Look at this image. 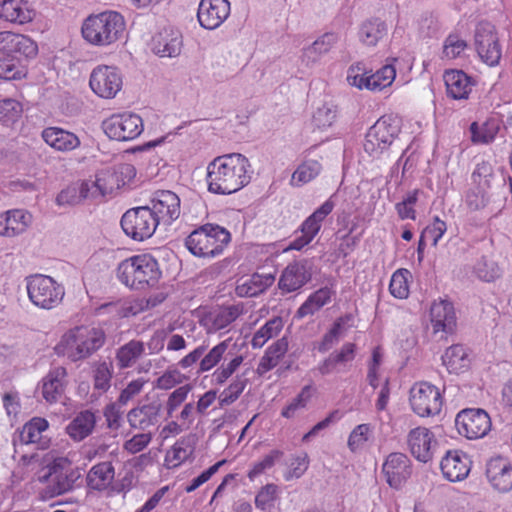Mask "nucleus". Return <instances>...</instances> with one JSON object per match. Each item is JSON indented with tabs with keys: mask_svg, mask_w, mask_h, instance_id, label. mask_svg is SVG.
<instances>
[{
	"mask_svg": "<svg viewBox=\"0 0 512 512\" xmlns=\"http://www.w3.org/2000/svg\"><path fill=\"white\" fill-rule=\"evenodd\" d=\"M399 124V120L391 115L378 119L366 134L364 150L371 156L382 153L398 135Z\"/></svg>",
	"mask_w": 512,
	"mask_h": 512,
	"instance_id": "nucleus-9",
	"label": "nucleus"
},
{
	"mask_svg": "<svg viewBox=\"0 0 512 512\" xmlns=\"http://www.w3.org/2000/svg\"><path fill=\"white\" fill-rule=\"evenodd\" d=\"M387 33V26L379 18L365 21L359 30L360 41L367 46H375Z\"/></svg>",
	"mask_w": 512,
	"mask_h": 512,
	"instance_id": "nucleus-38",
	"label": "nucleus"
},
{
	"mask_svg": "<svg viewBox=\"0 0 512 512\" xmlns=\"http://www.w3.org/2000/svg\"><path fill=\"white\" fill-rule=\"evenodd\" d=\"M347 81L353 87L368 90L369 75L366 67L360 62L352 64L347 71Z\"/></svg>",
	"mask_w": 512,
	"mask_h": 512,
	"instance_id": "nucleus-60",
	"label": "nucleus"
},
{
	"mask_svg": "<svg viewBox=\"0 0 512 512\" xmlns=\"http://www.w3.org/2000/svg\"><path fill=\"white\" fill-rule=\"evenodd\" d=\"M33 216L24 209H12L0 214V236L13 238L23 234L32 224Z\"/></svg>",
	"mask_w": 512,
	"mask_h": 512,
	"instance_id": "nucleus-25",
	"label": "nucleus"
},
{
	"mask_svg": "<svg viewBox=\"0 0 512 512\" xmlns=\"http://www.w3.org/2000/svg\"><path fill=\"white\" fill-rule=\"evenodd\" d=\"M46 468L39 480L46 483L45 496L48 498L70 491L80 478L79 470L73 467L68 457H57Z\"/></svg>",
	"mask_w": 512,
	"mask_h": 512,
	"instance_id": "nucleus-6",
	"label": "nucleus"
},
{
	"mask_svg": "<svg viewBox=\"0 0 512 512\" xmlns=\"http://www.w3.org/2000/svg\"><path fill=\"white\" fill-rule=\"evenodd\" d=\"M115 477L111 462H101L94 465L87 474V484L93 490L103 491L111 486Z\"/></svg>",
	"mask_w": 512,
	"mask_h": 512,
	"instance_id": "nucleus-37",
	"label": "nucleus"
},
{
	"mask_svg": "<svg viewBox=\"0 0 512 512\" xmlns=\"http://www.w3.org/2000/svg\"><path fill=\"white\" fill-rule=\"evenodd\" d=\"M159 225V218L147 206L130 209L124 213L121 226L125 234L137 241L150 238Z\"/></svg>",
	"mask_w": 512,
	"mask_h": 512,
	"instance_id": "nucleus-8",
	"label": "nucleus"
},
{
	"mask_svg": "<svg viewBox=\"0 0 512 512\" xmlns=\"http://www.w3.org/2000/svg\"><path fill=\"white\" fill-rule=\"evenodd\" d=\"M0 51L17 59L33 58L38 53V46L26 35L3 31L0 32Z\"/></svg>",
	"mask_w": 512,
	"mask_h": 512,
	"instance_id": "nucleus-16",
	"label": "nucleus"
},
{
	"mask_svg": "<svg viewBox=\"0 0 512 512\" xmlns=\"http://www.w3.org/2000/svg\"><path fill=\"white\" fill-rule=\"evenodd\" d=\"M230 15L228 0H201L198 7V21L209 30L218 28Z\"/></svg>",
	"mask_w": 512,
	"mask_h": 512,
	"instance_id": "nucleus-18",
	"label": "nucleus"
},
{
	"mask_svg": "<svg viewBox=\"0 0 512 512\" xmlns=\"http://www.w3.org/2000/svg\"><path fill=\"white\" fill-rule=\"evenodd\" d=\"M411 273L407 269H398L391 277L389 290L398 299H406L409 296V280Z\"/></svg>",
	"mask_w": 512,
	"mask_h": 512,
	"instance_id": "nucleus-52",
	"label": "nucleus"
},
{
	"mask_svg": "<svg viewBox=\"0 0 512 512\" xmlns=\"http://www.w3.org/2000/svg\"><path fill=\"white\" fill-rule=\"evenodd\" d=\"M309 457L307 453H301L291 458L289 467L284 477L285 480L298 479L305 474L309 467Z\"/></svg>",
	"mask_w": 512,
	"mask_h": 512,
	"instance_id": "nucleus-61",
	"label": "nucleus"
},
{
	"mask_svg": "<svg viewBox=\"0 0 512 512\" xmlns=\"http://www.w3.org/2000/svg\"><path fill=\"white\" fill-rule=\"evenodd\" d=\"M113 366L111 363L101 362L95 365L93 371L94 389L106 392L111 386Z\"/></svg>",
	"mask_w": 512,
	"mask_h": 512,
	"instance_id": "nucleus-56",
	"label": "nucleus"
},
{
	"mask_svg": "<svg viewBox=\"0 0 512 512\" xmlns=\"http://www.w3.org/2000/svg\"><path fill=\"white\" fill-rule=\"evenodd\" d=\"M314 389L312 386H304L300 393L285 406L281 415L287 419L296 417L300 411L304 410L313 396Z\"/></svg>",
	"mask_w": 512,
	"mask_h": 512,
	"instance_id": "nucleus-49",
	"label": "nucleus"
},
{
	"mask_svg": "<svg viewBox=\"0 0 512 512\" xmlns=\"http://www.w3.org/2000/svg\"><path fill=\"white\" fill-rule=\"evenodd\" d=\"M135 177L136 169L129 163L121 164L114 170H103L96 175L95 181H92L94 193L97 197L113 193L130 184Z\"/></svg>",
	"mask_w": 512,
	"mask_h": 512,
	"instance_id": "nucleus-14",
	"label": "nucleus"
},
{
	"mask_svg": "<svg viewBox=\"0 0 512 512\" xmlns=\"http://www.w3.org/2000/svg\"><path fill=\"white\" fill-rule=\"evenodd\" d=\"M334 204L331 201H326L318 208L311 216H309L302 224L301 232L308 237V240H313L319 232L321 222L333 210Z\"/></svg>",
	"mask_w": 512,
	"mask_h": 512,
	"instance_id": "nucleus-42",
	"label": "nucleus"
},
{
	"mask_svg": "<svg viewBox=\"0 0 512 512\" xmlns=\"http://www.w3.org/2000/svg\"><path fill=\"white\" fill-rule=\"evenodd\" d=\"M182 36L179 30L168 27L152 38V49L160 57H175L180 54Z\"/></svg>",
	"mask_w": 512,
	"mask_h": 512,
	"instance_id": "nucleus-26",
	"label": "nucleus"
},
{
	"mask_svg": "<svg viewBox=\"0 0 512 512\" xmlns=\"http://www.w3.org/2000/svg\"><path fill=\"white\" fill-rule=\"evenodd\" d=\"M440 467L447 480L458 482L469 475L471 461L466 453L460 450H449L442 458Z\"/></svg>",
	"mask_w": 512,
	"mask_h": 512,
	"instance_id": "nucleus-22",
	"label": "nucleus"
},
{
	"mask_svg": "<svg viewBox=\"0 0 512 512\" xmlns=\"http://www.w3.org/2000/svg\"><path fill=\"white\" fill-rule=\"evenodd\" d=\"M407 443L411 454L418 461L427 463L433 457L437 441L430 429L419 426L408 433Z\"/></svg>",
	"mask_w": 512,
	"mask_h": 512,
	"instance_id": "nucleus-19",
	"label": "nucleus"
},
{
	"mask_svg": "<svg viewBox=\"0 0 512 512\" xmlns=\"http://www.w3.org/2000/svg\"><path fill=\"white\" fill-rule=\"evenodd\" d=\"M67 386V371L64 367L52 369L42 380V396L48 403H56Z\"/></svg>",
	"mask_w": 512,
	"mask_h": 512,
	"instance_id": "nucleus-28",
	"label": "nucleus"
},
{
	"mask_svg": "<svg viewBox=\"0 0 512 512\" xmlns=\"http://www.w3.org/2000/svg\"><path fill=\"white\" fill-rule=\"evenodd\" d=\"M34 12L24 0H1L0 19L14 24L31 22Z\"/></svg>",
	"mask_w": 512,
	"mask_h": 512,
	"instance_id": "nucleus-31",
	"label": "nucleus"
},
{
	"mask_svg": "<svg viewBox=\"0 0 512 512\" xmlns=\"http://www.w3.org/2000/svg\"><path fill=\"white\" fill-rule=\"evenodd\" d=\"M242 314V307L239 305H232L220 308L211 313V329L220 330L227 327L234 322Z\"/></svg>",
	"mask_w": 512,
	"mask_h": 512,
	"instance_id": "nucleus-47",
	"label": "nucleus"
},
{
	"mask_svg": "<svg viewBox=\"0 0 512 512\" xmlns=\"http://www.w3.org/2000/svg\"><path fill=\"white\" fill-rule=\"evenodd\" d=\"M142 118L135 113L113 114L103 122V130L117 141H130L143 132Z\"/></svg>",
	"mask_w": 512,
	"mask_h": 512,
	"instance_id": "nucleus-11",
	"label": "nucleus"
},
{
	"mask_svg": "<svg viewBox=\"0 0 512 512\" xmlns=\"http://www.w3.org/2000/svg\"><path fill=\"white\" fill-rule=\"evenodd\" d=\"M22 104L12 98L0 100V123L5 126H12L22 116Z\"/></svg>",
	"mask_w": 512,
	"mask_h": 512,
	"instance_id": "nucleus-50",
	"label": "nucleus"
},
{
	"mask_svg": "<svg viewBox=\"0 0 512 512\" xmlns=\"http://www.w3.org/2000/svg\"><path fill=\"white\" fill-rule=\"evenodd\" d=\"M410 404L413 411L421 417L435 415L441 410L442 397L436 386L421 381L410 389Z\"/></svg>",
	"mask_w": 512,
	"mask_h": 512,
	"instance_id": "nucleus-13",
	"label": "nucleus"
},
{
	"mask_svg": "<svg viewBox=\"0 0 512 512\" xmlns=\"http://www.w3.org/2000/svg\"><path fill=\"white\" fill-rule=\"evenodd\" d=\"M152 208L154 215L159 218V222L171 223L180 215V199L172 191L159 190L154 193L152 198Z\"/></svg>",
	"mask_w": 512,
	"mask_h": 512,
	"instance_id": "nucleus-23",
	"label": "nucleus"
},
{
	"mask_svg": "<svg viewBox=\"0 0 512 512\" xmlns=\"http://www.w3.org/2000/svg\"><path fill=\"white\" fill-rule=\"evenodd\" d=\"M283 328V321L280 317H274L270 319L264 326H262L254 334L251 345L253 348H261L265 343L277 336Z\"/></svg>",
	"mask_w": 512,
	"mask_h": 512,
	"instance_id": "nucleus-48",
	"label": "nucleus"
},
{
	"mask_svg": "<svg viewBox=\"0 0 512 512\" xmlns=\"http://www.w3.org/2000/svg\"><path fill=\"white\" fill-rule=\"evenodd\" d=\"M274 282L271 274H253L248 278L238 280L236 293L240 297H254L264 292Z\"/></svg>",
	"mask_w": 512,
	"mask_h": 512,
	"instance_id": "nucleus-35",
	"label": "nucleus"
},
{
	"mask_svg": "<svg viewBox=\"0 0 512 512\" xmlns=\"http://www.w3.org/2000/svg\"><path fill=\"white\" fill-rule=\"evenodd\" d=\"M321 171V164L316 160H305L292 174L293 185H303L318 176Z\"/></svg>",
	"mask_w": 512,
	"mask_h": 512,
	"instance_id": "nucleus-51",
	"label": "nucleus"
},
{
	"mask_svg": "<svg viewBox=\"0 0 512 512\" xmlns=\"http://www.w3.org/2000/svg\"><path fill=\"white\" fill-rule=\"evenodd\" d=\"M41 136L47 145L61 152L74 150L80 145V140L74 133L59 127L45 128Z\"/></svg>",
	"mask_w": 512,
	"mask_h": 512,
	"instance_id": "nucleus-30",
	"label": "nucleus"
},
{
	"mask_svg": "<svg viewBox=\"0 0 512 512\" xmlns=\"http://www.w3.org/2000/svg\"><path fill=\"white\" fill-rule=\"evenodd\" d=\"M125 30L124 17L111 10L89 15L81 26L83 39L98 48L114 46L123 39Z\"/></svg>",
	"mask_w": 512,
	"mask_h": 512,
	"instance_id": "nucleus-2",
	"label": "nucleus"
},
{
	"mask_svg": "<svg viewBox=\"0 0 512 512\" xmlns=\"http://www.w3.org/2000/svg\"><path fill=\"white\" fill-rule=\"evenodd\" d=\"M444 82L448 96L453 99H467L475 82L461 70H450L444 74Z\"/></svg>",
	"mask_w": 512,
	"mask_h": 512,
	"instance_id": "nucleus-29",
	"label": "nucleus"
},
{
	"mask_svg": "<svg viewBox=\"0 0 512 512\" xmlns=\"http://www.w3.org/2000/svg\"><path fill=\"white\" fill-rule=\"evenodd\" d=\"M247 383L248 379L243 375L236 376L229 386L221 393L219 397L220 406L224 407L234 403L244 391Z\"/></svg>",
	"mask_w": 512,
	"mask_h": 512,
	"instance_id": "nucleus-55",
	"label": "nucleus"
},
{
	"mask_svg": "<svg viewBox=\"0 0 512 512\" xmlns=\"http://www.w3.org/2000/svg\"><path fill=\"white\" fill-rule=\"evenodd\" d=\"M497 130L494 124L484 123L479 127L477 123L474 122L471 125L472 141L474 143L487 144L495 138Z\"/></svg>",
	"mask_w": 512,
	"mask_h": 512,
	"instance_id": "nucleus-64",
	"label": "nucleus"
},
{
	"mask_svg": "<svg viewBox=\"0 0 512 512\" xmlns=\"http://www.w3.org/2000/svg\"><path fill=\"white\" fill-rule=\"evenodd\" d=\"M244 357L236 354L229 359L228 362H224L218 367L213 373V380L216 384H224L241 366Z\"/></svg>",
	"mask_w": 512,
	"mask_h": 512,
	"instance_id": "nucleus-57",
	"label": "nucleus"
},
{
	"mask_svg": "<svg viewBox=\"0 0 512 512\" xmlns=\"http://www.w3.org/2000/svg\"><path fill=\"white\" fill-rule=\"evenodd\" d=\"M160 275L157 261L148 254H140L125 259L117 268L118 279L124 285L135 289L155 285Z\"/></svg>",
	"mask_w": 512,
	"mask_h": 512,
	"instance_id": "nucleus-4",
	"label": "nucleus"
},
{
	"mask_svg": "<svg viewBox=\"0 0 512 512\" xmlns=\"http://www.w3.org/2000/svg\"><path fill=\"white\" fill-rule=\"evenodd\" d=\"M337 116L336 106L332 104H324L319 107L313 115V122L318 128L330 127Z\"/></svg>",
	"mask_w": 512,
	"mask_h": 512,
	"instance_id": "nucleus-63",
	"label": "nucleus"
},
{
	"mask_svg": "<svg viewBox=\"0 0 512 512\" xmlns=\"http://www.w3.org/2000/svg\"><path fill=\"white\" fill-rule=\"evenodd\" d=\"M313 262L301 259L289 264L279 280V287L287 292L295 291L310 281L313 274Z\"/></svg>",
	"mask_w": 512,
	"mask_h": 512,
	"instance_id": "nucleus-17",
	"label": "nucleus"
},
{
	"mask_svg": "<svg viewBox=\"0 0 512 512\" xmlns=\"http://www.w3.org/2000/svg\"><path fill=\"white\" fill-rule=\"evenodd\" d=\"M27 292L30 301L41 309H52L64 297V289L52 277L36 274L27 279Z\"/></svg>",
	"mask_w": 512,
	"mask_h": 512,
	"instance_id": "nucleus-7",
	"label": "nucleus"
},
{
	"mask_svg": "<svg viewBox=\"0 0 512 512\" xmlns=\"http://www.w3.org/2000/svg\"><path fill=\"white\" fill-rule=\"evenodd\" d=\"M442 361L451 373H460L469 366L468 354L461 345H453L447 348L442 356Z\"/></svg>",
	"mask_w": 512,
	"mask_h": 512,
	"instance_id": "nucleus-39",
	"label": "nucleus"
},
{
	"mask_svg": "<svg viewBox=\"0 0 512 512\" xmlns=\"http://www.w3.org/2000/svg\"><path fill=\"white\" fill-rule=\"evenodd\" d=\"M475 49L483 63L497 66L502 58V48L495 27L488 22L478 24L475 31Z\"/></svg>",
	"mask_w": 512,
	"mask_h": 512,
	"instance_id": "nucleus-10",
	"label": "nucleus"
},
{
	"mask_svg": "<svg viewBox=\"0 0 512 512\" xmlns=\"http://www.w3.org/2000/svg\"><path fill=\"white\" fill-rule=\"evenodd\" d=\"M143 353V342L131 340L117 350L116 361L118 367L124 369L133 366Z\"/></svg>",
	"mask_w": 512,
	"mask_h": 512,
	"instance_id": "nucleus-41",
	"label": "nucleus"
},
{
	"mask_svg": "<svg viewBox=\"0 0 512 512\" xmlns=\"http://www.w3.org/2000/svg\"><path fill=\"white\" fill-rule=\"evenodd\" d=\"M486 476L492 487L502 493L512 489V464L504 457H493L486 465Z\"/></svg>",
	"mask_w": 512,
	"mask_h": 512,
	"instance_id": "nucleus-21",
	"label": "nucleus"
},
{
	"mask_svg": "<svg viewBox=\"0 0 512 512\" xmlns=\"http://www.w3.org/2000/svg\"><path fill=\"white\" fill-rule=\"evenodd\" d=\"M188 380V377L177 368H168L155 381V388L170 390Z\"/></svg>",
	"mask_w": 512,
	"mask_h": 512,
	"instance_id": "nucleus-58",
	"label": "nucleus"
},
{
	"mask_svg": "<svg viewBox=\"0 0 512 512\" xmlns=\"http://www.w3.org/2000/svg\"><path fill=\"white\" fill-rule=\"evenodd\" d=\"M458 433L467 439H479L487 435L491 429V420L482 409H464L455 418Z\"/></svg>",
	"mask_w": 512,
	"mask_h": 512,
	"instance_id": "nucleus-15",
	"label": "nucleus"
},
{
	"mask_svg": "<svg viewBox=\"0 0 512 512\" xmlns=\"http://www.w3.org/2000/svg\"><path fill=\"white\" fill-rule=\"evenodd\" d=\"M278 486L269 483L263 486L255 497V506L263 511L270 509L278 497Z\"/></svg>",
	"mask_w": 512,
	"mask_h": 512,
	"instance_id": "nucleus-59",
	"label": "nucleus"
},
{
	"mask_svg": "<svg viewBox=\"0 0 512 512\" xmlns=\"http://www.w3.org/2000/svg\"><path fill=\"white\" fill-rule=\"evenodd\" d=\"M430 323L433 334H451L456 328V314L452 303L446 300L433 302L430 308Z\"/></svg>",
	"mask_w": 512,
	"mask_h": 512,
	"instance_id": "nucleus-20",
	"label": "nucleus"
},
{
	"mask_svg": "<svg viewBox=\"0 0 512 512\" xmlns=\"http://www.w3.org/2000/svg\"><path fill=\"white\" fill-rule=\"evenodd\" d=\"M192 388L193 387L191 384H185L179 386L169 394L166 401V412L168 417H171L173 413L180 407V405L184 403L188 394L192 391Z\"/></svg>",
	"mask_w": 512,
	"mask_h": 512,
	"instance_id": "nucleus-62",
	"label": "nucleus"
},
{
	"mask_svg": "<svg viewBox=\"0 0 512 512\" xmlns=\"http://www.w3.org/2000/svg\"><path fill=\"white\" fill-rule=\"evenodd\" d=\"M195 436L189 435L178 440L171 450L167 453L166 460L172 466H178L180 463L188 459L194 451Z\"/></svg>",
	"mask_w": 512,
	"mask_h": 512,
	"instance_id": "nucleus-45",
	"label": "nucleus"
},
{
	"mask_svg": "<svg viewBox=\"0 0 512 512\" xmlns=\"http://www.w3.org/2000/svg\"><path fill=\"white\" fill-rule=\"evenodd\" d=\"M355 357V345L346 343L340 351L332 353L319 366L318 370L322 375L340 372Z\"/></svg>",
	"mask_w": 512,
	"mask_h": 512,
	"instance_id": "nucleus-34",
	"label": "nucleus"
},
{
	"mask_svg": "<svg viewBox=\"0 0 512 512\" xmlns=\"http://www.w3.org/2000/svg\"><path fill=\"white\" fill-rule=\"evenodd\" d=\"M288 350V341L285 337L276 341L266 351L258 366L260 373H265L274 368Z\"/></svg>",
	"mask_w": 512,
	"mask_h": 512,
	"instance_id": "nucleus-44",
	"label": "nucleus"
},
{
	"mask_svg": "<svg viewBox=\"0 0 512 512\" xmlns=\"http://www.w3.org/2000/svg\"><path fill=\"white\" fill-rule=\"evenodd\" d=\"M387 483L393 488H399L410 477V461L403 453H391L382 467Z\"/></svg>",
	"mask_w": 512,
	"mask_h": 512,
	"instance_id": "nucleus-24",
	"label": "nucleus"
},
{
	"mask_svg": "<svg viewBox=\"0 0 512 512\" xmlns=\"http://www.w3.org/2000/svg\"><path fill=\"white\" fill-rule=\"evenodd\" d=\"M331 299V291L328 288H321L313 293L298 309L297 315L303 318L314 314Z\"/></svg>",
	"mask_w": 512,
	"mask_h": 512,
	"instance_id": "nucleus-46",
	"label": "nucleus"
},
{
	"mask_svg": "<svg viewBox=\"0 0 512 512\" xmlns=\"http://www.w3.org/2000/svg\"><path fill=\"white\" fill-rule=\"evenodd\" d=\"M89 86L97 96L112 99L122 89V73L115 66L98 65L90 74Z\"/></svg>",
	"mask_w": 512,
	"mask_h": 512,
	"instance_id": "nucleus-12",
	"label": "nucleus"
},
{
	"mask_svg": "<svg viewBox=\"0 0 512 512\" xmlns=\"http://www.w3.org/2000/svg\"><path fill=\"white\" fill-rule=\"evenodd\" d=\"M230 345L231 339H226L211 348L200 360L198 372H208L216 367L222 360H227L228 355H230L228 352Z\"/></svg>",
	"mask_w": 512,
	"mask_h": 512,
	"instance_id": "nucleus-40",
	"label": "nucleus"
},
{
	"mask_svg": "<svg viewBox=\"0 0 512 512\" xmlns=\"http://www.w3.org/2000/svg\"><path fill=\"white\" fill-rule=\"evenodd\" d=\"M250 163L242 154L231 153L216 157L207 166V184L210 192L232 194L250 182Z\"/></svg>",
	"mask_w": 512,
	"mask_h": 512,
	"instance_id": "nucleus-1",
	"label": "nucleus"
},
{
	"mask_svg": "<svg viewBox=\"0 0 512 512\" xmlns=\"http://www.w3.org/2000/svg\"><path fill=\"white\" fill-rule=\"evenodd\" d=\"M92 182L73 184L63 189L56 197L58 206H74L80 204L84 199L96 198Z\"/></svg>",
	"mask_w": 512,
	"mask_h": 512,
	"instance_id": "nucleus-33",
	"label": "nucleus"
},
{
	"mask_svg": "<svg viewBox=\"0 0 512 512\" xmlns=\"http://www.w3.org/2000/svg\"><path fill=\"white\" fill-rule=\"evenodd\" d=\"M95 424V414L90 410H84L67 425L66 432L73 440L81 441L92 433Z\"/></svg>",
	"mask_w": 512,
	"mask_h": 512,
	"instance_id": "nucleus-36",
	"label": "nucleus"
},
{
	"mask_svg": "<svg viewBox=\"0 0 512 512\" xmlns=\"http://www.w3.org/2000/svg\"><path fill=\"white\" fill-rule=\"evenodd\" d=\"M103 343L104 334L101 330L79 326L65 332L54 350L57 355L76 362L90 357Z\"/></svg>",
	"mask_w": 512,
	"mask_h": 512,
	"instance_id": "nucleus-3",
	"label": "nucleus"
},
{
	"mask_svg": "<svg viewBox=\"0 0 512 512\" xmlns=\"http://www.w3.org/2000/svg\"><path fill=\"white\" fill-rule=\"evenodd\" d=\"M284 453L281 450L274 449L266 454L262 459L255 462L247 473L250 481H254L257 477L270 470L278 461L281 460Z\"/></svg>",
	"mask_w": 512,
	"mask_h": 512,
	"instance_id": "nucleus-54",
	"label": "nucleus"
},
{
	"mask_svg": "<svg viewBox=\"0 0 512 512\" xmlns=\"http://www.w3.org/2000/svg\"><path fill=\"white\" fill-rule=\"evenodd\" d=\"M48 421L41 417H34L27 422L19 433V441L22 444L39 443L42 434L48 429Z\"/></svg>",
	"mask_w": 512,
	"mask_h": 512,
	"instance_id": "nucleus-43",
	"label": "nucleus"
},
{
	"mask_svg": "<svg viewBox=\"0 0 512 512\" xmlns=\"http://www.w3.org/2000/svg\"><path fill=\"white\" fill-rule=\"evenodd\" d=\"M161 404L151 402L132 408L127 413V421L131 428L146 430L158 422Z\"/></svg>",
	"mask_w": 512,
	"mask_h": 512,
	"instance_id": "nucleus-27",
	"label": "nucleus"
},
{
	"mask_svg": "<svg viewBox=\"0 0 512 512\" xmlns=\"http://www.w3.org/2000/svg\"><path fill=\"white\" fill-rule=\"evenodd\" d=\"M396 77V69L392 65H385L376 73L369 75L368 90L380 91L389 87Z\"/></svg>",
	"mask_w": 512,
	"mask_h": 512,
	"instance_id": "nucleus-53",
	"label": "nucleus"
},
{
	"mask_svg": "<svg viewBox=\"0 0 512 512\" xmlns=\"http://www.w3.org/2000/svg\"><path fill=\"white\" fill-rule=\"evenodd\" d=\"M231 240L228 230L216 224H205L194 230L185 241L187 249L200 258L221 254Z\"/></svg>",
	"mask_w": 512,
	"mask_h": 512,
	"instance_id": "nucleus-5",
	"label": "nucleus"
},
{
	"mask_svg": "<svg viewBox=\"0 0 512 512\" xmlns=\"http://www.w3.org/2000/svg\"><path fill=\"white\" fill-rule=\"evenodd\" d=\"M338 42V36L334 33H325L302 51L301 60L305 66H312L329 53Z\"/></svg>",
	"mask_w": 512,
	"mask_h": 512,
	"instance_id": "nucleus-32",
	"label": "nucleus"
}]
</instances>
